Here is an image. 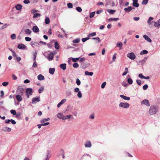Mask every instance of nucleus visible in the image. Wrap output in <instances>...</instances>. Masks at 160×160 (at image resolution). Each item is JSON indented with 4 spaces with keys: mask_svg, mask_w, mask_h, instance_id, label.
Returning <instances> with one entry per match:
<instances>
[{
    "mask_svg": "<svg viewBox=\"0 0 160 160\" xmlns=\"http://www.w3.org/2000/svg\"><path fill=\"white\" fill-rule=\"evenodd\" d=\"M40 98L39 97H34L33 98L32 100V104H36L37 102L40 101Z\"/></svg>",
    "mask_w": 160,
    "mask_h": 160,
    "instance_id": "obj_8",
    "label": "nucleus"
},
{
    "mask_svg": "<svg viewBox=\"0 0 160 160\" xmlns=\"http://www.w3.org/2000/svg\"><path fill=\"white\" fill-rule=\"evenodd\" d=\"M11 129L8 127H4L2 129V131L4 132H10L11 131Z\"/></svg>",
    "mask_w": 160,
    "mask_h": 160,
    "instance_id": "obj_12",
    "label": "nucleus"
},
{
    "mask_svg": "<svg viewBox=\"0 0 160 160\" xmlns=\"http://www.w3.org/2000/svg\"><path fill=\"white\" fill-rule=\"evenodd\" d=\"M65 117L66 118V119H70L71 118H72V119H74L72 115H66Z\"/></svg>",
    "mask_w": 160,
    "mask_h": 160,
    "instance_id": "obj_31",
    "label": "nucleus"
},
{
    "mask_svg": "<svg viewBox=\"0 0 160 160\" xmlns=\"http://www.w3.org/2000/svg\"><path fill=\"white\" fill-rule=\"evenodd\" d=\"M148 88V86L147 84H145L143 86V89L145 90H147Z\"/></svg>",
    "mask_w": 160,
    "mask_h": 160,
    "instance_id": "obj_54",
    "label": "nucleus"
},
{
    "mask_svg": "<svg viewBox=\"0 0 160 160\" xmlns=\"http://www.w3.org/2000/svg\"><path fill=\"white\" fill-rule=\"evenodd\" d=\"M32 31L29 29H27L25 30V32L28 35H30L31 34Z\"/></svg>",
    "mask_w": 160,
    "mask_h": 160,
    "instance_id": "obj_29",
    "label": "nucleus"
},
{
    "mask_svg": "<svg viewBox=\"0 0 160 160\" xmlns=\"http://www.w3.org/2000/svg\"><path fill=\"white\" fill-rule=\"evenodd\" d=\"M27 47L22 44H19L18 45V48L19 49H23L26 48Z\"/></svg>",
    "mask_w": 160,
    "mask_h": 160,
    "instance_id": "obj_10",
    "label": "nucleus"
},
{
    "mask_svg": "<svg viewBox=\"0 0 160 160\" xmlns=\"http://www.w3.org/2000/svg\"><path fill=\"white\" fill-rule=\"evenodd\" d=\"M48 58L49 61L53 60V53H51L48 54Z\"/></svg>",
    "mask_w": 160,
    "mask_h": 160,
    "instance_id": "obj_11",
    "label": "nucleus"
},
{
    "mask_svg": "<svg viewBox=\"0 0 160 160\" xmlns=\"http://www.w3.org/2000/svg\"><path fill=\"white\" fill-rule=\"evenodd\" d=\"M16 98L17 100L19 102L21 101L22 99L21 95H17L16 96Z\"/></svg>",
    "mask_w": 160,
    "mask_h": 160,
    "instance_id": "obj_17",
    "label": "nucleus"
},
{
    "mask_svg": "<svg viewBox=\"0 0 160 160\" xmlns=\"http://www.w3.org/2000/svg\"><path fill=\"white\" fill-rule=\"evenodd\" d=\"M148 0H143L142 2V4L143 5H146L148 2Z\"/></svg>",
    "mask_w": 160,
    "mask_h": 160,
    "instance_id": "obj_50",
    "label": "nucleus"
},
{
    "mask_svg": "<svg viewBox=\"0 0 160 160\" xmlns=\"http://www.w3.org/2000/svg\"><path fill=\"white\" fill-rule=\"evenodd\" d=\"M158 111V107L155 105H152L150 106L148 111L149 113L151 115L156 114Z\"/></svg>",
    "mask_w": 160,
    "mask_h": 160,
    "instance_id": "obj_1",
    "label": "nucleus"
},
{
    "mask_svg": "<svg viewBox=\"0 0 160 160\" xmlns=\"http://www.w3.org/2000/svg\"><path fill=\"white\" fill-rule=\"evenodd\" d=\"M76 10L79 12H81L82 11L81 8L79 7H78L76 8Z\"/></svg>",
    "mask_w": 160,
    "mask_h": 160,
    "instance_id": "obj_47",
    "label": "nucleus"
},
{
    "mask_svg": "<svg viewBox=\"0 0 160 160\" xmlns=\"http://www.w3.org/2000/svg\"><path fill=\"white\" fill-rule=\"evenodd\" d=\"M38 79L39 80H42L44 79V77L41 74H39L38 76Z\"/></svg>",
    "mask_w": 160,
    "mask_h": 160,
    "instance_id": "obj_21",
    "label": "nucleus"
},
{
    "mask_svg": "<svg viewBox=\"0 0 160 160\" xmlns=\"http://www.w3.org/2000/svg\"><path fill=\"white\" fill-rule=\"evenodd\" d=\"M148 58L147 57L145 58L142 60L139 61V62L141 63L142 64L144 63L147 59Z\"/></svg>",
    "mask_w": 160,
    "mask_h": 160,
    "instance_id": "obj_35",
    "label": "nucleus"
},
{
    "mask_svg": "<svg viewBox=\"0 0 160 160\" xmlns=\"http://www.w3.org/2000/svg\"><path fill=\"white\" fill-rule=\"evenodd\" d=\"M53 43H51V42H50V43H48L47 45L48 47L49 48H51L52 47V46H53V44H52Z\"/></svg>",
    "mask_w": 160,
    "mask_h": 160,
    "instance_id": "obj_55",
    "label": "nucleus"
},
{
    "mask_svg": "<svg viewBox=\"0 0 160 160\" xmlns=\"http://www.w3.org/2000/svg\"><path fill=\"white\" fill-rule=\"evenodd\" d=\"M133 1V5L136 7H138L139 6V4L138 3V0H132Z\"/></svg>",
    "mask_w": 160,
    "mask_h": 160,
    "instance_id": "obj_14",
    "label": "nucleus"
},
{
    "mask_svg": "<svg viewBox=\"0 0 160 160\" xmlns=\"http://www.w3.org/2000/svg\"><path fill=\"white\" fill-rule=\"evenodd\" d=\"M116 56H117V53H115L114 54L112 58V60L113 62H114L116 60Z\"/></svg>",
    "mask_w": 160,
    "mask_h": 160,
    "instance_id": "obj_45",
    "label": "nucleus"
},
{
    "mask_svg": "<svg viewBox=\"0 0 160 160\" xmlns=\"http://www.w3.org/2000/svg\"><path fill=\"white\" fill-rule=\"evenodd\" d=\"M95 12H92L90 13V16H89L90 18H93L95 14Z\"/></svg>",
    "mask_w": 160,
    "mask_h": 160,
    "instance_id": "obj_44",
    "label": "nucleus"
},
{
    "mask_svg": "<svg viewBox=\"0 0 160 160\" xmlns=\"http://www.w3.org/2000/svg\"><path fill=\"white\" fill-rule=\"evenodd\" d=\"M16 92L20 95H22L24 92V90L22 88H18Z\"/></svg>",
    "mask_w": 160,
    "mask_h": 160,
    "instance_id": "obj_7",
    "label": "nucleus"
},
{
    "mask_svg": "<svg viewBox=\"0 0 160 160\" xmlns=\"http://www.w3.org/2000/svg\"><path fill=\"white\" fill-rule=\"evenodd\" d=\"M44 88L43 87H41L38 89V92L39 93H41L44 90Z\"/></svg>",
    "mask_w": 160,
    "mask_h": 160,
    "instance_id": "obj_42",
    "label": "nucleus"
},
{
    "mask_svg": "<svg viewBox=\"0 0 160 160\" xmlns=\"http://www.w3.org/2000/svg\"><path fill=\"white\" fill-rule=\"evenodd\" d=\"M122 43L121 42H117L116 46L118 47L120 49H122Z\"/></svg>",
    "mask_w": 160,
    "mask_h": 160,
    "instance_id": "obj_25",
    "label": "nucleus"
},
{
    "mask_svg": "<svg viewBox=\"0 0 160 160\" xmlns=\"http://www.w3.org/2000/svg\"><path fill=\"white\" fill-rule=\"evenodd\" d=\"M67 6L68 8H72L73 7L72 4L71 3H68L67 4Z\"/></svg>",
    "mask_w": 160,
    "mask_h": 160,
    "instance_id": "obj_52",
    "label": "nucleus"
},
{
    "mask_svg": "<svg viewBox=\"0 0 160 160\" xmlns=\"http://www.w3.org/2000/svg\"><path fill=\"white\" fill-rule=\"evenodd\" d=\"M120 97L125 100H129L130 99V98L129 97H127L122 95H121Z\"/></svg>",
    "mask_w": 160,
    "mask_h": 160,
    "instance_id": "obj_19",
    "label": "nucleus"
},
{
    "mask_svg": "<svg viewBox=\"0 0 160 160\" xmlns=\"http://www.w3.org/2000/svg\"><path fill=\"white\" fill-rule=\"evenodd\" d=\"M55 71V69L54 68H50L49 70V73L52 75L54 74Z\"/></svg>",
    "mask_w": 160,
    "mask_h": 160,
    "instance_id": "obj_22",
    "label": "nucleus"
},
{
    "mask_svg": "<svg viewBox=\"0 0 160 160\" xmlns=\"http://www.w3.org/2000/svg\"><path fill=\"white\" fill-rule=\"evenodd\" d=\"M76 83L78 85H79L81 84V81L78 78L76 79Z\"/></svg>",
    "mask_w": 160,
    "mask_h": 160,
    "instance_id": "obj_49",
    "label": "nucleus"
},
{
    "mask_svg": "<svg viewBox=\"0 0 160 160\" xmlns=\"http://www.w3.org/2000/svg\"><path fill=\"white\" fill-rule=\"evenodd\" d=\"M79 42H80V39L79 38H77V39H76L74 40L72 42L73 43H78Z\"/></svg>",
    "mask_w": 160,
    "mask_h": 160,
    "instance_id": "obj_38",
    "label": "nucleus"
},
{
    "mask_svg": "<svg viewBox=\"0 0 160 160\" xmlns=\"http://www.w3.org/2000/svg\"><path fill=\"white\" fill-rule=\"evenodd\" d=\"M85 74L86 75L92 76L93 75V73L92 72H89L86 71L85 72Z\"/></svg>",
    "mask_w": 160,
    "mask_h": 160,
    "instance_id": "obj_26",
    "label": "nucleus"
},
{
    "mask_svg": "<svg viewBox=\"0 0 160 160\" xmlns=\"http://www.w3.org/2000/svg\"><path fill=\"white\" fill-rule=\"evenodd\" d=\"M51 43H54V46L57 49H58L60 46L58 42L56 41L55 40H52L51 41Z\"/></svg>",
    "mask_w": 160,
    "mask_h": 160,
    "instance_id": "obj_6",
    "label": "nucleus"
},
{
    "mask_svg": "<svg viewBox=\"0 0 160 160\" xmlns=\"http://www.w3.org/2000/svg\"><path fill=\"white\" fill-rule=\"evenodd\" d=\"M10 37L12 39L14 40L16 39V36L15 34H12L11 35Z\"/></svg>",
    "mask_w": 160,
    "mask_h": 160,
    "instance_id": "obj_41",
    "label": "nucleus"
},
{
    "mask_svg": "<svg viewBox=\"0 0 160 160\" xmlns=\"http://www.w3.org/2000/svg\"><path fill=\"white\" fill-rule=\"evenodd\" d=\"M127 56V57L132 60H133L136 58V56L135 54L132 52L128 53Z\"/></svg>",
    "mask_w": 160,
    "mask_h": 160,
    "instance_id": "obj_4",
    "label": "nucleus"
},
{
    "mask_svg": "<svg viewBox=\"0 0 160 160\" xmlns=\"http://www.w3.org/2000/svg\"><path fill=\"white\" fill-rule=\"evenodd\" d=\"M77 96L79 98H81L82 97V94L81 91L78 92Z\"/></svg>",
    "mask_w": 160,
    "mask_h": 160,
    "instance_id": "obj_36",
    "label": "nucleus"
},
{
    "mask_svg": "<svg viewBox=\"0 0 160 160\" xmlns=\"http://www.w3.org/2000/svg\"><path fill=\"white\" fill-rule=\"evenodd\" d=\"M61 153L62 154V155L63 158H64V152L63 150H61Z\"/></svg>",
    "mask_w": 160,
    "mask_h": 160,
    "instance_id": "obj_60",
    "label": "nucleus"
},
{
    "mask_svg": "<svg viewBox=\"0 0 160 160\" xmlns=\"http://www.w3.org/2000/svg\"><path fill=\"white\" fill-rule=\"evenodd\" d=\"M25 39L27 41H30L31 40V38L29 37H25Z\"/></svg>",
    "mask_w": 160,
    "mask_h": 160,
    "instance_id": "obj_58",
    "label": "nucleus"
},
{
    "mask_svg": "<svg viewBox=\"0 0 160 160\" xmlns=\"http://www.w3.org/2000/svg\"><path fill=\"white\" fill-rule=\"evenodd\" d=\"M148 53V51L146 50H143L140 52V54L141 55L143 54H146Z\"/></svg>",
    "mask_w": 160,
    "mask_h": 160,
    "instance_id": "obj_32",
    "label": "nucleus"
},
{
    "mask_svg": "<svg viewBox=\"0 0 160 160\" xmlns=\"http://www.w3.org/2000/svg\"><path fill=\"white\" fill-rule=\"evenodd\" d=\"M128 83L130 84H131L133 83V81L132 79L131 78H129L128 79Z\"/></svg>",
    "mask_w": 160,
    "mask_h": 160,
    "instance_id": "obj_40",
    "label": "nucleus"
},
{
    "mask_svg": "<svg viewBox=\"0 0 160 160\" xmlns=\"http://www.w3.org/2000/svg\"><path fill=\"white\" fill-rule=\"evenodd\" d=\"M37 66V64L36 63V61H34V63L33 64V65H32V67L33 68H35V67H36Z\"/></svg>",
    "mask_w": 160,
    "mask_h": 160,
    "instance_id": "obj_62",
    "label": "nucleus"
},
{
    "mask_svg": "<svg viewBox=\"0 0 160 160\" xmlns=\"http://www.w3.org/2000/svg\"><path fill=\"white\" fill-rule=\"evenodd\" d=\"M37 54V52H36L33 54V60L34 61H36V55Z\"/></svg>",
    "mask_w": 160,
    "mask_h": 160,
    "instance_id": "obj_63",
    "label": "nucleus"
},
{
    "mask_svg": "<svg viewBox=\"0 0 160 160\" xmlns=\"http://www.w3.org/2000/svg\"><path fill=\"white\" fill-rule=\"evenodd\" d=\"M141 104L142 105H145L148 107H149L150 105L149 101L147 99H144L142 100L141 102Z\"/></svg>",
    "mask_w": 160,
    "mask_h": 160,
    "instance_id": "obj_5",
    "label": "nucleus"
},
{
    "mask_svg": "<svg viewBox=\"0 0 160 160\" xmlns=\"http://www.w3.org/2000/svg\"><path fill=\"white\" fill-rule=\"evenodd\" d=\"M92 39H96L97 40V43L99 42L100 41V40L99 37H97L96 38H92Z\"/></svg>",
    "mask_w": 160,
    "mask_h": 160,
    "instance_id": "obj_51",
    "label": "nucleus"
},
{
    "mask_svg": "<svg viewBox=\"0 0 160 160\" xmlns=\"http://www.w3.org/2000/svg\"><path fill=\"white\" fill-rule=\"evenodd\" d=\"M136 82L137 84L139 85H140L141 84V80L139 79H138L136 80Z\"/></svg>",
    "mask_w": 160,
    "mask_h": 160,
    "instance_id": "obj_61",
    "label": "nucleus"
},
{
    "mask_svg": "<svg viewBox=\"0 0 160 160\" xmlns=\"http://www.w3.org/2000/svg\"><path fill=\"white\" fill-rule=\"evenodd\" d=\"M128 72V69L127 68H125V71L122 73V75L123 76H124L126 75L127 73Z\"/></svg>",
    "mask_w": 160,
    "mask_h": 160,
    "instance_id": "obj_33",
    "label": "nucleus"
},
{
    "mask_svg": "<svg viewBox=\"0 0 160 160\" xmlns=\"http://www.w3.org/2000/svg\"><path fill=\"white\" fill-rule=\"evenodd\" d=\"M122 86H124V87H127L128 86V84L123 82L122 84Z\"/></svg>",
    "mask_w": 160,
    "mask_h": 160,
    "instance_id": "obj_64",
    "label": "nucleus"
},
{
    "mask_svg": "<svg viewBox=\"0 0 160 160\" xmlns=\"http://www.w3.org/2000/svg\"><path fill=\"white\" fill-rule=\"evenodd\" d=\"M66 63H63L61 64V68L63 70H65L66 68Z\"/></svg>",
    "mask_w": 160,
    "mask_h": 160,
    "instance_id": "obj_24",
    "label": "nucleus"
},
{
    "mask_svg": "<svg viewBox=\"0 0 160 160\" xmlns=\"http://www.w3.org/2000/svg\"><path fill=\"white\" fill-rule=\"evenodd\" d=\"M32 90L31 88H27L26 92V94L28 98H29V96L32 95Z\"/></svg>",
    "mask_w": 160,
    "mask_h": 160,
    "instance_id": "obj_3",
    "label": "nucleus"
},
{
    "mask_svg": "<svg viewBox=\"0 0 160 160\" xmlns=\"http://www.w3.org/2000/svg\"><path fill=\"white\" fill-rule=\"evenodd\" d=\"M2 84L4 86H6L8 84V82H4Z\"/></svg>",
    "mask_w": 160,
    "mask_h": 160,
    "instance_id": "obj_59",
    "label": "nucleus"
},
{
    "mask_svg": "<svg viewBox=\"0 0 160 160\" xmlns=\"http://www.w3.org/2000/svg\"><path fill=\"white\" fill-rule=\"evenodd\" d=\"M107 11L111 14H113L116 11L111 9H108Z\"/></svg>",
    "mask_w": 160,
    "mask_h": 160,
    "instance_id": "obj_37",
    "label": "nucleus"
},
{
    "mask_svg": "<svg viewBox=\"0 0 160 160\" xmlns=\"http://www.w3.org/2000/svg\"><path fill=\"white\" fill-rule=\"evenodd\" d=\"M133 8L132 7L129 6L128 8H125L124 9V10L127 12H128L132 10Z\"/></svg>",
    "mask_w": 160,
    "mask_h": 160,
    "instance_id": "obj_16",
    "label": "nucleus"
},
{
    "mask_svg": "<svg viewBox=\"0 0 160 160\" xmlns=\"http://www.w3.org/2000/svg\"><path fill=\"white\" fill-rule=\"evenodd\" d=\"M10 112L13 114V115H15L16 114V111L14 110H11L10 111Z\"/></svg>",
    "mask_w": 160,
    "mask_h": 160,
    "instance_id": "obj_48",
    "label": "nucleus"
},
{
    "mask_svg": "<svg viewBox=\"0 0 160 160\" xmlns=\"http://www.w3.org/2000/svg\"><path fill=\"white\" fill-rule=\"evenodd\" d=\"M119 20V18H109L108 19V21H116Z\"/></svg>",
    "mask_w": 160,
    "mask_h": 160,
    "instance_id": "obj_28",
    "label": "nucleus"
},
{
    "mask_svg": "<svg viewBox=\"0 0 160 160\" xmlns=\"http://www.w3.org/2000/svg\"><path fill=\"white\" fill-rule=\"evenodd\" d=\"M16 9L18 10H21L22 8V6L21 5L18 4L15 6Z\"/></svg>",
    "mask_w": 160,
    "mask_h": 160,
    "instance_id": "obj_27",
    "label": "nucleus"
},
{
    "mask_svg": "<svg viewBox=\"0 0 160 160\" xmlns=\"http://www.w3.org/2000/svg\"><path fill=\"white\" fill-rule=\"evenodd\" d=\"M89 64L87 63H83L82 64V68L83 69H85L87 67H88Z\"/></svg>",
    "mask_w": 160,
    "mask_h": 160,
    "instance_id": "obj_20",
    "label": "nucleus"
},
{
    "mask_svg": "<svg viewBox=\"0 0 160 160\" xmlns=\"http://www.w3.org/2000/svg\"><path fill=\"white\" fill-rule=\"evenodd\" d=\"M106 82H103L101 85V87L102 88H104L105 85H106Z\"/></svg>",
    "mask_w": 160,
    "mask_h": 160,
    "instance_id": "obj_57",
    "label": "nucleus"
},
{
    "mask_svg": "<svg viewBox=\"0 0 160 160\" xmlns=\"http://www.w3.org/2000/svg\"><path fill=\"white\" fill-rule=\"evenodd\" d=\"M50 20L49 18L48 17L46 18L45 21V22L46 24H48L50 23Z\"/></svg>",
    "mask_w": 160,
    "mask_h": 160,
    "instance_id": "obj_34",
    "label": "nucleus"
},
{
    "mask_svg": "<svg viewBox=\"0 0 160 160\" xmlns=\"http://www.w3.org/2000/svg\"><path fill=\"white\" fill-rule=\"evenodd\" d=\"M84 145L86 148H90L92 146L91 142L90 141H88L85 142Z\"/></svg>",
    "mask_w": 160,
    "mask_h": 160,
    "instance_id": "obj_9",
    "label": "nucleus"
},
{
    "mask_svg": "<svg viewBox=\"0 0 160 160\" xmlns=\"http://www.w3.org/2000/svg\"><path fill=\"white\" fill-rule=\"evenodd\" d=\"M73 67L74 68H78L79 67V65L77 63H74L73 64Z\"/></svg>",
    "mask_w": 160,
    "mask_h": 160,
    "instance_id": "obj_46",
    "label": "nucleus"
},
{
    "mask_svg": "<svg viewBox=\"0 0 160 160\" xmlns=\"http://www.w3.org/2000/svg\"><path fill=\"white\" fill-rule=\"evenodd\" d=\"M153 22L154 23V26L155 27H158L160 26V24H159V22H158V21L157 22Z\"/></svg>",
    "mask_w": 160,
    "mask_h": 160,
    "instance_id": "obj_43",
    "label": "nucleus"
},
{
    "mask_svg": "<svg viewBox=\"0 0 160 160\" xmlns=\"http://www.w3.org/2000/svg\"><path fill=\"white\" fill-rule=\"evenodd\" d=\"M32 30L33 32L36 33L38 32L39 31V29L38 27L36 26H33L32 28Z\"/></svg>",
    "mask_w": 160,
    "mask_h": 160,
    "instance_id": "obj_13",
    "label": "nucleus"
},
{
    "mask_svg": "<svg viewBox=\"0 0 160 160\" xmlns=\"http://www.w3.org/2000/svg\"><path fill=\"white\" fill-rule=\"evenodd\" d=\"M41 15L40 14L38 13H35L33 16V18H36L38 17H39L41 16Z\"/></svg>",
    "mask_w": 160,
    "mask_h": 160,
    "instance_id": "obj_30",
    "label": "nucleus"
},
{
    "mask_svg": "<svg viewBox=\"0 0 160 160\" xmlns=\"http://www.w3.org/2000/svg\"><path fill=\"white\" fill-rule=\"evenodd\" d=\"M79 59V58H72V61L74 62H76Z\"/></svg>",
    "mask_w": 160,
    "mask_h": 160,
    "instance_id": "obj_53",
    "label": "nucleus"
},
{
    "mask_svg": "<svg viewBox=\"0 0 160 160\" xmlns=\"http://www.w3.org/2000/svg\"><path fill=\"white\" fill-rule=\"evenodd\" d=\"M74 91L76 92H78L80 91L79 89L78 88H76L74 89Z\"/></svg>",
    "mask_w": 160,
    "mask_h": 160,
    "instance_id": "obj_56",
    "label": "nucleus"
},
{
    "mask_svg": "<svg viewBox=\"0 0 160 160\" xmlns=\"http://www.w3.org/2000/svg\"><path fill=\"white\" fill-rule=\"evenodd\" d=\"M143 37L145 39V40L147 41L148 42H152V40L151 39L149 38L147 35H144Z\"/></svg>",
    "mask_w": 160,
    "mask_h": 160,
    "instance_id": "obj_15",
    "label": "nucleus"
},
{
    "mask_svg": "<svg viewBox=\"0 0 160 160\" xmlns=\"http://www.w3.org/2000/svg\"><path fill=\"white\" fill-rule=\"evenodd\" d=\"M153 19V18L152 17H150L148 19V23L149 25H151L152 24V23L154 21H151Z\"/></svg>",
    "mask_w": 160,
    "mask_h": 160,
    "instance_id": "obj_18",
    "label": "nucleus"
},
{
    "mask_svg": "<svg viewBox=\"0 0 160 160\" xmlns=\"http://www.w3.org/2000/svg\"><path fill=\"white\" fill-rule=\"evenodd\" d=\"M130 105L127 102H120L119 105V107L124 108H128Z\"/></svg>",
    "mask_w": 160,
    "mask_h": 160,
    "instance_id": "obj_2",
    "label": "nucleus"
},
{
    "mask_svg": "<svg viewBox=\"0 0 160 160\" xmlns=\"http://www.w3.org/2000/svg\"><path fill=\"white\" fill-rule=\"evenodd\" d=\"M96 33L95 32H93V33H90L88 35V36L89 37H93L96 35Z\"/></svg>",
    "mask_w": 160,
    "mask_h": 160,
    "instance_id": "obj_39",
    "label": "nucleus"
},
{
    "mask_svg": "<svg viewBox=\"0 0 160 160\" xmlns=\"http://www.w3.org/2000/svg\"><path fill=\"white\" fill-rule=\"evenodd\" d=\"M50 152L49 150L47 151V157L46 158L45 160H48L49 158L51 157L50 154Z\"/></svg>",
    "mask_w": 160,
    "mask_h": 160,
    "instance_id": "obj_23",
    "label": "nucleus"
}]
</instances>
